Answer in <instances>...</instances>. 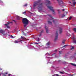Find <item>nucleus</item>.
I'll return each mask as SVG.
<instances>
[{
    "mask_svg": "<svg viewBox=\"0 0 76 76\" xmlns=\"http://www.w3.org/2000/svg\"><path fill=\"white\" fill-rule=\"evenodd\" d=\"M48 15V16H49V17H50V18H51L52 19H53V17H52V16L50 15Z\"/></svg>",
    "mask_w": 76,
    "mask_h": 76,
    "instance_id": "18",
    "label": "nucleus"
},
{
    "mask_svg": "<svg viewBox=\"0 0 76 76\" xmlns=\"http://www.w3.org/2000/svg\"><path fill=\"white\" fill-rule=\"evenodd\" d=\"M64 10H65L64 9L62 10V11H64Z\"/></svg>",
    "mask_w": 76,
    "mask_h": 76,
    "instance_id": "40",
    "label": "nucleus"
},
{
    "mask_svg": "<svg viewBox=\"0 0 76 76\" xmlns=\"http://www.w3.org/2000/svg\"><path fill=\"white\" fill-rule=\"evenodd\" d=\"M63 64H67V63L66 62V61H64L63 62Z\"/></svg>",
    "mask_w": 76,
    "mask_h": 76,
    "instance_id": "24",
    "label": "nucleus"
},
{
    "mask_svg": "<svg viewBox=\"0 0 76 76\" xmlns=\"http://www.w3.org/2000/svg\"><path fill=\"white\" fill-rule=\"evenodd\" d=\"M24 35H25V36H26V34H24Z\"/></svg>",
    "mask_w": 76,
    "mask_h": 76,
    "instance_id": "43",
    "label": "nucleus"
},
{
    "mask_svg": "<svg viewBox=\"0 0 76 76\" xmlns=\"http://www.w3.org/2000/svg\"><path fill=\"white\" fill-rule=\"evenodd\" d=\"M54 54H56L55 53H54L53 55H54Z\"/></svg>",
    "mask_w": 76,
    "mask_h": 76,
    "instance_id": "44",
    "label": "nucleus"
},
{
    "mask_svg": "<svg viewBox=\"0 0 76 76\" xmlns=\"http://www.w3.org/2000/svg\"><path fill=\"white\" fill-rule=\"evenodd\" d=\"M55 22V21H54V20H53V23H54Z\"/></svg>",
    "mask_w": 76,
    "mask_h": 76,
    "instance_id": "37",
    "label": "nucleus"
},
{
    "mask_svg": "<svg viewBox=\"0 0 76 76\" xmlns=\"http://www.w3.org/2000/svg\"><path fill=\"white\" fill-rule=\"evenodd\" d=\"M21 43H22V42H21Z\"/></svg>",
    "mask_w": 76,
    "mask_h": 76,
    "instance_id": "52",
    "label": "nucleus"
},
{
    "mask_svg": "<svg viewBox=\"0 0 76 76\" xmlns=\"http://www.w3.org/2000/svg\"><path fill=\"white\" fill-rule=\"evenodd\" d=\"M50 42H49L47 43L46 45H47V46H48V45H50Z\"/></svg>",
    "mask_w": 76,
    "mask_h": 76,
    "instance_id": "13",
    "label": "nucleus"
},
{
    "mask_svg": "<svg viewBox=\"0 0 76 76\" xmlns=\"http://www.w3.org/2000/svg\"><path fill=\"white\" fill-rule=\"evenodd\" d=\"M29 20L27 19V18H23L22 19V23L23 24H24V28H25L26 26L27 25H28V23H29Z\"/></svg>",
    "mask_w": 76,
    "mask_h": 76,
    "instance_id": "2",
    "label": "nucleus"
},
{
    "mask_svg": "<svg viewBox=\"0 0 76 76\" xmlns=\"http://www.w3.org/2000/svg\"><path fill=\"white\" fill-rule=\"evenodd\" d=\"M59 54H61V51H59Z\"/></svg>",
    "mask_w": 76,
    "mask_h": 76,
    "instance_id": "31",
    "label": "nucleus"
},
{
    "mask_svg": "<svg viewBox=\"0 0 76 76\" xmlns=\"http://www.w3.org/2000/svg\"><path fill=\"white\" fill-rule=\"evenodd\" d=\"M69 3H71V2H69Z\"/></svg>",
    "mask_w": 76,
    "mask_h": 76,
    "instance_id": "48",
    "label": "nucleus"
},
{
    "mask_svg": "<svg viewBox=\"0 0 76 76\" xmlns=\"http://www.w3.org/2000/svg\"><path fill=\"white\" fill-rule=\"evenodd\" d=\"M10 37L11 38H15V37H14L12 35H11Z\"/></svg>",
    "mask_w": 76,
    "mask_h": 76,
    "instance_id": "19",
    "label": "nucleus"
},
{
    "mask_svg": "<svg viewBox=\"0 0 76 76\" xmlns=\"http://www.w3.org/2000/svg\"><path fill=\"white\" fill-rule=\"evenodd\" d=\"M60 73H61V74H64V73L61 72H59Z\"/></svg>",
    "mask_w": 76,
    "mask_h": 76,
    "instance_id": "29",
    "label": "nucleus"
},
{
    "mask_svg": "<svg viewBox=\"0 0 76 76\" xmlns=\"http://www.w3.org/2000/svg\"><path fill=\"white\" fill-rule=\"evenodd\" d=\"M59 34H61L63 32V28H59Z\"/></svg>",
    "mask_w": 76,
    "mask_h": 76,
    "instance_id": "10",
    "label": "nucleus"
},
{
    "mask_svg": "<svg viewBox=\"0 0 76 76\" xmlns=\"http://www.w3.org/2000/svg\"><path fill=\"white\" fill-rule=\"evenodd\" d=\"M1 70H2V69H1Z\"/></svg>",
    "mask_w": 76,
    "mask_h": 76,
    "instance_id": "51",
    "label": "nucleus"
},
{
    "mask_svg": "<svg viewBox=\"0 0 76 76\" xmlns=\"http://www.w3.org/2000/svg\"><path fill=\"white\" fill-rule=\"evenodd\" d=\"M72 17L71 16L69 18V20H71V19H72Z\"/></svg>",
    "mask_w": 76,
    "mask_h": 76,
    "instance_id": "28",
    "label": "nucleus"
},
{
    "mask_svg": "<svg viewBox=\"0 0 76 76\" xmlns=\"http://www.w3.org/2000/svg\"><path fill=\"white\" fill-rule=\"evenodd\" d=\"M75 48V47H72L71 48V50H73Z\"/></svg>",
    "mask_w": 76,
    "mask_h": 76,
    "instance_id": "22",
    "label": "nucleus"
},
{
    "mask_svg": "<svg viewBox=\"0 0 76 76\" xmlns=\"http://www.w3.org/2000/svg\"><path fill=\"white\" fill-rule=\"evenodd\" d=\"M58 31H56V33L55 34V41H56L58 39Z\"/></svg>",
    "mask_w": 76,
    "mask_h": 76,
    "instance_id": "4",
    "label": "nucleus"
},
{
    "mask_svg": "<svg viewBox=\"0 0 76 76\" xmlns=\"http://www.w3.org/2000/svg\"><path fill=\"white\" fill-rule=\"evenodd\" d=\"M21 41H23V40H21L20 39H18L17 40L14 41V43L15 44L19 43V42H20Z\"/></svg>",
    "mask_w": 76,
    "mask_h": 76,
    "instance_id": "5",
    "label": "nucleus"
},
{
    "mask_svg": "<svg viewBox=\"0 0 76 76\" xmlns=\"http://www.w3.org/2000/svg\"><path fill=\"white\" fill-rule=\"evenodd\" d=\"M74 55L75 56H76V53H75L74 54Z\"/></svg>",
    "mask_w": 76,
    "mask_h": 76,
    "instance_id": "36",
    "label": "nucleus"
},
{
    "mask_svg": "<svg viewBox=\"0 0 76 76\" xmlns=\"http://www.w3.org/2000/svg\"><path fill=\"white\" fill-rule=\"evenodd\" d=\"M41 0H39L37 1H36L34 2L33 5L34 9H35L34 7H35V6H37V5H39L38 7L37 8L39 10H42L43 6H42V3H41Z\"/></svg>",
    "mask_w": 76,
    "mask_h": 76,
    "instance_id": "1",
    "label": "nucleus"
},
{
    "mask_svg": "<svg viewBox=\"0 0 76 76\" xmlns=\"http://www.w3.org/2000/svg\"><path fill=\"white\" fill-rule=\"evenodd\" d=\"M45 29H46V31L47 33H48V28H47V26H45Z\"/></svg>",
    "mask_w": 76,
    "mask_h": 76,
    "instance_id": "12",
    "label": "nucleus"
},
{
    "mask_svg": "<svg viewBox=\"0 0 76 76\" xmlns=\"http://www.w3.org/2000/svg\"><path fill=\"white\" fill-rule=\"evenodd\" d=\"M46 54H48V55L49 56H50V54H49V53H47Z\"/></svg>",
    "mask_w": 76,
    "mask_h": 76,
    "instance_id": "38",
    "label": "nucleus"
},
{
    "mask_svg": "<svg viewBox=\"0 0 76 76\" xmlns=\"http://www.w3.org/2000/svg\"><path fill=\"white\" fill-rule=\"evenodd\" d=\"M76 2H73V5L74 6H75V4H76Z\"/></svg>",
    "mask_w": 76,
    "mask_h": 76,
    "instance_id": "20",
    "label": "nucleus"
},
{
    "mask_svg": "<svg viewBox=\"0 0 76 76\" xmlns=\"http://www.w3.org/2000/svg\"><path fill=\"white\" fill-rule=\"evenodd\" d=\"M72 1H75V0H72Z\"/></svg>",
    "mask_w": 76,
    "mask_h": 76,
    "instance_id": "41",
    "label": "nucleus"
},
{
    "mask_svg": "<svg viewBox=\"0 0 76 76\" xmlns=\"http://www.w3.org/2000/svg\"><path fill=\"white\" fill-rule=\"evenodd\" d=\"M28 5V4H25V5H23V6L24 7H26L27 6V5Z\"/></svg>",
    "mask_w": 76,
    "mask_h": 76,
    "instance_id": "26",
    "label": "nucleus"
},
{
    "mask_svg": "<svg viewBox=\"0 0 76 76\" xmlns=\"http://www.w3.org/2000/svg\"><path fill=\"white\" fill-rule=\"evenodd\" d=\"M22 14H24V15H25L26 13V11H25L24 12H23L22 13Z\"/></svg>",
    "mask_w": 76,
    "mask_h": 76,
    "instance_id": "21",
    "label": "nucleus"
},
{
    "mask_svg": "<svg viewBox=\"0 0 76 76\" xmlns=\"http://www.w3.org/2000/svg\"><path fill=\"white\" fill-rule=\"evenodd\" d=\"M39 41V38H38V40H37V41Z\"/></svg>",
    "mask_w": 76,
    "mask_h": 76,
    "instance_id": "34",
    "label": "nucleus"
},
{
    "mask_svg": "<svg viewBox=\"0 0 76 76\" xmlns=\"http://www.w3.org/2000/svg\"><path fill=\"white\" fill-rule=\"evenodd\" d=\"M55 75L56 76H59V75H58L57 74H56Z\"/></svg>",
    "mask_w": 76,
    "mask_h": 76,
    "instance_id": "32",
    "label": "nucleus"
},
{
    "mask_svg": "<svg viewBox=\"0 0 76 76\" xmlns=\"http://www.w3.org/2000/svg\"><path fill=\"white\" fill-rule=\"evenodd\" d=\"M1 76V74H0V76Z\"/></svg>",
    "mask_w": 76,
    "mask_h": 76,
    "instance_id": "50",
    "label": "nucleus"
},
{
    "mask_svg": "<svg viewBox=\"0 0 76 76\" xmlns=\"http://www.w3.org/2000/svg\"><path fill=\"white\" fill-rule=\"evenodd\" d=\"M71 65H72V66H75L76 67V65L75 64H73L72 63H71Z\"/></svg>",
    "mask_w": 76,
    "mask_h": 76,
    "instance_id": "16",
    "label": "nucleus"
},
{
    "mask_svg": "<svg viewBox=\"0 0 76 76\" xmlns=\"http://www.w3.org/2000/svg\"><path fill=\"white\" fill-rule=\"evenodd\" d=\"M5 32V31H4L3 30L0 29V33L3 34H4Z\"/></svg>",
    "mask_w": 76,
    "mask_h": 76,
    "instance_id": "9",
    "label": "nucleus"
},
{
    "mask_svg": "<svg viewBox=\"0 0 76 76\" xmlns=\"http://www.w3.org/2000/svg\"><path fill=\"white\" fill-rule=\"evenodd\" d=\"M58 1V4L59 5H61V4H63V2L62 1V0H57Z\"/></svg>",
    "mask_w": 76,
    "mask_h": 76,
    "instance_id": "6",
    "label": "nucleus"
},
{
    "mask_svg": "<svg viewBox=\"0 0 76 76\" xmlns=\"http://www.w3.org/2000/svg\"><path fill=\"white\" fill-rule=\"evenodd\" d=\"M48 9H49L52 12L53 14H54L55 13V12H54V9H53V7H51L50 6H48Z\"/></svg>",
    "mask_w": 76,
    "mask_h": 76,
    "instance_id": "3",
    "label": "nucleus"
},
{
    "mask_svg": "<svg viewBox=\"0 0 76 76\" xmlns=\"http://www.w3.org/2000/svg\"><path fill=\"white\" fill-rule=\"evenodd\" d=\"M12 23V22H10V23H9L7 24H5V26H7V28H10V26H8V25H9V23Z\"/></svg>",
    "mask_w": 76,
    "mask_h": 76,
    "instance_id": "8",
    "label": "nucleus"
},
{
    "mask_svg": "<svg viewBox=\"0 0 76 76\" xmlns=\"http://www.w3.org/2000/svg\"><path fill=\"white\" fill-rule=\"evenodd\" d=\"M13 21H14V22H15V20H13Z\"/></svg>",
    "mask_w": 76,
    "mask_h": 76,
    "instance_id": "47",
    "label": "nucleus"
},
{
    "mask_svg": "<svg viewBox=\"0 0 76 76\" xmlns=\"http://www.w3.org/2000/svg\"><path fill=\"white\" fill-rule=\"evenodd\" d=\"M72 39L73 40L74 43L76 44V38H75V37L74 36Z\"/></svg>",
    "mask_w": 76,
    "mask_h": 76,
    "instance_id": "7",
    "label": "nucleus"
},
{
    "mask_svg": "<svg viewBox=\"0 0 76 76\" xmlns=\"http://www.w3.org/2000/svg\"><path fill=\"white\" fill-rule=\"evenodd\" d=\"M57 50H55V52H57Z\"/></svg>",
    "mask_w": 76,
    "mask_h": 76,
    "instance_id": "35",
    "label": "nucleus"
},
{
    "mask_svg": "<svg viewBox=\"0 0 76 76\" xmlns=\"http://www.w3.org/2000/svg\"><path fill=\"white\" fill-rule=\"evenodd\" d=\"M62 43H63V44H64V42L63 41Z\"/></svg>",
    "mask_w": 76,
    "mask_h": 76,
    "instance_id": "39",
    "label": "nucleus"
},
{
    "mask_svg": "<svg viewBox=\"0 0 76 76\" xmlns=\"http://www.w3.org/2000/svg\"><path fill=\"white\" fill-rule=\"evenodd\" d=\"M0 2H2V1H0Z\"/></svg>",
    "mask_w": 76,
    "mask_h": 76,
    "instance_id": "46",
    "label": "nucleus"
},
{
    "mask_svg": "<svg viewBox=\"0 0 76 76\" xmlns=\"http://www.w3.org/2000/svg\"><path fill=\"white\" fill-rule=\"evenodd\" d=\"M65 15H63L61 16V18H64V17H65Z\"/></svg>",
    "mask_w": 76,
    "mask_h": 76,
    "instance_id": "25",
    "label": "nucleus"
},
{
    "mask_svg": "<svg viewBox=\"0 0 76 76\" xmlns=\"http://www.w3.org/2000/svg\"><path fill=\"white\" fill-rule=\"evenodd\" d=\"M66 46H67V45H65L64 46H63L62 48H63L64 47H66Z\"/></svg>",
    "mask_w": 76,
    "mask_h": 76,
    "instance_id": "27",
    "label": "nucleus"
},
{
    "mask_svg": "<svg viewBox=\"0 0 76 76\" xmlns=\"http://www.w3.org/2000/svg\"><path fill=\"white\" fill-rule=\"evenodd\" d=\"M20 39H21L22 40H26V39L25 37H24L22 36H21Z\"/></svg>",
    "mask_w": 76,
    "mask_h": 76,
    "instance_id": "11",
    "label": "nucleus"
},
{
    "mask_svg": "<svg viewBox=\"0 0 76 76\" xmlns=\"http://www.w3.org/2000/svg\"><path fill=\"white\" fill-rule=\"evenodd\" d=\"M35 44H39V43L35 42Z\"/></svg>",
    "mask_w": 76,
    "mask_h": 76,
    "instance_id": "33",
    "label": "nucleus"
},
{
    "mask_svg": "<svg viewBox=\"0 0 76 76\" xmlns=\"http://www.w3.org/2000/svg\"><path fill=\"white\" fill-rule=\"evenodd\" d=\"M48 24H50V25H52V22H51L50 21H48Z\"/></svg>",
    "mask_w": 76,
    "mask_h": 76,
    "instance_id": "14",
    "label": "nucleus"
},
{
    "mask_svg": "<svg viewBox=\"0 0 76 76\" xmlns=\"http://www.w3.org/2000/svg\"><path fill=\"white\" fill-rule=\"evenodd\" d=\"M58 61H60V60Z\"/></svg>",
    "mask_w": 76,
    "mask_h": 76,
    "instance_id": "49",
    "label": "nucleus"
},
{
    "mask_svg": "<svg viewBox=\"0 0 76 76\" xmlns=\"http://www.w3.org/2000/svg\"><path fill=\"white\" fill-rule=\"evenodd\" d=\"M44 32V30H42L40 32V34H42V33H43Z\"/></svg>",
    "mask_w": 76,
    "mask_h": 76,
    "instance_id": "23",
    "label": "nucleus"
},
{
    "mask_svg": "<svg viewBox=\"0 0 76 76\" xmlns=\"http://www.w3.org/2000/svg\"><path fill=\"white\" fill-rule=\"evenodd\" d=\"M41 35H42L41 33H40V34L39 35V37H41Z\"/></svg>",
    "mask_w": 76,
    "mask_h": 76,
    "instance_id": "30",
    "label": "nucleus"
},
{
    "mask_svg": "<svg viewBox=\"0 0 76 76\" xmlns=\"http://www.w3.org/2000/svg\"><path fill=\"white\" fill-rule=\"evenodd\" d=\"M7 72L6 73L3 74V75L4 76H6V75H7Z\"/></svg>",
    "mask_w": 76,
    "mask_h": 76,
    "instance_id": "17",
    "label": "nucleus"
},
{
    "mask_svg": "<svg viewBox=\"0 0 76 76\" xmlns=\"http://www.w3.org/2000/svg\"><path fill=\"white\" fill-rule=\"evenodd\" d=\"M47 2L48 3V4H50V1H47Z\"/></svg>",
    "mask_w": 76,
    "mask_h": 76,
    "instance_id": "15",
    "label": "nucleus"
},
{
    "mask_svg": "<svg viewBox=\"0 0 76 76\" xmlns=\"http://www.w3.org/2000/svg\"><path fill=\"white\" fill-rule=\"evenodd\" d=\"M52 76H55V75H53Z\"/></svg>",
    "mask_w": 76,
    "mask_h": 76,
    "instance_id": "42",
    "label": "nucleus"
},
{
    "mask_svg": "<svg viewBox=\"0 0 76 76\" xmlns=\"http://www.w3.org/2000/svg\"><path fill=\"white\" fill-rule=\"evenodd\" d=\"M73 75H71L70 76H73Z\"/></svg>",
    "mask_w": 76,
    "mask_h": 76,
    "instance_id": "45",
    "label": "nucleus"
}]
</instances>
